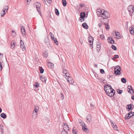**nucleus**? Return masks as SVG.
Returning a JSON list of instances; mask_svg holds the SVG:
<instances>
[{"mask_svg": "<svg viewBox=\"0 0 134 134\" xmlns=\"http://www.w3.org/2000/svg\"><path fill=\"white\" fill-rule=\"evenodd\" d=\"M105 91L107 94L110 97L113 96L115 93V91L113 88L108 90L106 89Z\"/></svg>", "mask_w": 134, "mask_h": 134, "instance_id": "nucleus-1", "label": "nucleus"}, {"mask_svg": "<svg viewBox=\"0 0 134 134\" xmlns=\"http://www.w3.org/2000/svg\"><path fill=\"white\" fill-rule=\"evenodd\" d=\"M134 9V7L132 5H130L128 7V10L129 12V14L131 16H132Z\"/></svg>", "mask_w": 134, "mask_h": 134, "instance_id": "nucleus-2", "label": "nucleus"}, {"mask_svg": "<svg viewBox=\"0 0 134 134\" xmlns=\"http://www.w3.org/2000/svg\"><path fill=\"white\" fill-rule=\"evenodd\" d=\"M121 68L119 66H116L115 68L114 73L116 75H119L121 74Z\"/></svg>", "mask_w": 134, "mask_h": 134, "instance_id": "nucleus-3", "label": "nucleus"}, {"mask_svg": "<svg viewBox=\"0 0 134 134\" xmlns=\"http://www.w3.org/2000/svg\"><path fill=\"white\" fill-rule=\"evenodd\" d=\"M102 11L103 14V15H102V17H103L104 19H106L107 20H108V19H107V18H109L110 16L109 12L107 11H105L103 9H102Z\"/></svg>", "mask_w": 134, "mask_h": 134, "instance_id": "nucleus-4", "label": "nucleus"}, {"mask_svg": "<svg viewBox=\"0 0 134 134\" xmlns=\"http://www.w3.org/2000/svg\"><path fill=\"white\" fill-rule=\"evenodd\" d=\"M35 4L36 5L37 11L40 14H41L40 9L41 6V4L38 2H36L35 3Z\"/></svg>", "mask_w": 134, "mask_h": 134, "instance_id": "nucleus-5", "label": "nucleus"}, {"mask_svg": "<svg viewBox=\"0 0 134 134\" xmlns=\"http://www.w3.org/2000/svg\"><path fill=\"white\" fill-rule=\"evenodd\" d=\"M63 131H69V127L68 126V124L66 123H63Z\"/></svg>", "mask_w": 134, "mask_h": 134, "instance_id": "nucleus-6", "label": "nucleus"}, {"mask_svg": "<svg viewBox=\"0 0 134 134\" xmlns=\"http://www.w3.org/2000/svg\"><path fill=\"white\" fill-rule=\"evenodd\" d=\"M102 11V9H98L97 10V13L98 16L100 17H102V15L103 14Z\"/></svg>", "mask_w": 134, "mask_h": 134, "instance_id": "nucleus-7", "label": "nucleus"}, {"mask_svg": "<svg viewBox=\"0 0 134 134\" xmlns=\"http://www.w3.org/2000/svg\"><path fill=\"white\" fill-rule=\"evenodd\" d=\"M44 42L47 46L49 47L50 45L49 43V39L47 37H46L45 38Z\"/></svg>", "mask_w": 134, "mask_h": 134, "instance_id": "nucleus-8", "label": "nucleus"}, {"mask_svg": "<svg viewBox=\"0 0 134 134\" xmlns=\"http://www.w3.org/2000/svg\"><path fill=\"white\" fill-rule=\"evenodd\" d=\"M100 48L101 46L100 43L98 41H97L96 43V49L99 52L100 50Z\"/></svg>", "mask_w": 134, "mask_h": 134, "instance_id": "nucleus-9", "label": "nucleus"}, {"mask_svg": "<svg viewBox=\"0 0 134 134\" xmlns=\"http://www.w3.org/2000/svg\"><path fill=\"white\" fill-rule=\"evenodd\" d=\"M67 79V81L70 84H73L74 82V81L71 77H69Z\"/></svg>", "mask_w": 134, "mask_h": 134, "instance_id": "nucleus-10", "label": "nucleus"}, {"mask_svg": "<svg viewBox=\"0 0 134 134\" xmlns=\"http://www.w3.org/2000/svg\"><path fill=\"white\" fill-rule=\"evenodd\" d=\"M104 90L105 91V90L107 89V90L111 89H112L111 86L110 85L108 84H106L104 86Z\"/></svg>", "mask_w": 134, "mask_h": 134, "instance_id": "nucleus-11", "label": "nucleus"}, {"mask_svg": "<svg viewBox=\"0 0 134 134\" xmlns=\"http://www.w3.org/2000/svg\"><path fill=\"white\" fill-rule=\"evenodd\" d=\"M20 27L22 34L25 35L26 34V32L25 31L24 26H20Z\"/></svg>", "mask_w": 134, "mask_h": 134, "instance_id": "nucleus-12", "label": "nucleus"}, {"mask_svg": "<svg viewBox=\"0 0 134 134\" xmlns=\"http://www.w3.org/2000/svg\"><path fill=\"white\" fill-rule=\"evenodd\" d=\"M127 89L129 93L130 92V93H131L130 90H131L133 91L132 93H133V94L132 93V94H134V90L133 89V88L131 86H128L127 87Z\"/></svg>", "mask_w": 134, "mask_h": 134, "instance_id": "nucleus-13", "label": "nucleus"}, {"mask_svg": "<svg viewBox=\"0 0 134 134\" xmlns=\"http://www.w3.org/2000/svg\"><path fill=\"white\" fill-rule=\"evenodd\" d=\"M85 14L84 12H82L80 13V18H82V19H83V21H84L85 19H84V18L85 17Z\"/></svg>", "mask_w": 134, "mask_h": 134, "instance_id": "nucleus-14", "label": "nucleus"}, {"mask_svg": "<svg viewBox=\"0 0 134 134\" xmlns=\"http://www.w3.org/2000/svg\"><path fill=\"white\" fill-rule=\"evenodd\" d=\"M115 36L116 37V38L117 39H119L121 38V35L120 34L119 32H115Z\"/></svg>", "mask_w": 134, "mask_h": 134, "instance_id": "nucleus-15", "label": "nucleus"}, {"mask_svg": "<svg viewBox=\"0 0 134 134\" xmlns=\"http://www.w3.org/2000/svg\"><path fill=\"white\" fill-rule=\"evenodd\" d=\"M129 30L131 34L132 35L134 34V28L132 26H131L130 27Z\"/></svg>", "mask_w": 134, "mask_h": 134, "instance_id": "nucleus-16", "label": "nucleus"}, {"mask_svg": "<svg viewBox=\"0 0 134 134\" xmlns=\"http://www.w3.org/2000/svg\"><path fill=\"white\" fill-rule=\"evenodd\" d=\"M82 129L85 132H88V129L86 128V126L85 124H84V126H82Z\"/></svg>", "mask_w": 134, "mask_h": 134, "instance_id": "nucleus-17", "label": "nucleus"}, {"mask_svg": "<svg viewBox=\"0 0 134 134\" xmlns=\"http://www.w3.org/2000/svg\"><path fill=\"white\" fill-rule=\"evenodd\" d=\"M8 8L7 6H5L3 9L2 11L3 13H6L7 12V10L8 9Z\"/></svg>", "mask_w": 134, "mask_h": 134, "instance_id": "nucleus-18", "label": "nucleus"}, {"mask_svg": "<svg viewBox=\"0 0 134 134\" xmlns=\"http://www.w3.org/2000/svg\"><path fill=\"white\" fill-rule=\"evenodd\" d=\"M20 47L22 49L25 48V46L24 44V43L22 40L20 41Z\"/></svg>", "mask_w": 134, "mask_h": 134, "instance_id": "nucleus-19", "label": "nucleus"}, {"mask_svg": "<svg viewBox=\"0 0 134 134\" xmlns=\"http://www.w3.org/2000/svg\"><path fill=\"white\" fill-rule=\"evenodd\" d=\"M87 120L89 122H90L91 120V116L90 114H88L87 116Z\"/></svg>", "mask_w": 134, "mask_h": 134, "instance_id": "nucleus-20", "label": "nucleus"}, {"mask_svg": "<svg viewBox=\"0 0 134 134\" xmlns=\"http://www.w3.org/2000/svg\"><path fill=\"white\" fill-rule=\"evenodd\" d=\"M132 104H128L126 105V107L127 109H128L129 110H132Z\"/></svg>", "mask_w": 134, "mask_h": 134, "instance_id": "nucleus-21", "label": "nucleus"}, {"mask_svg": "<svg viewBox=\"0 0 134 134\" xmlns=\"http://www.w3.org/2000/svg\"><path fill=\"white\" fill-rule=\"evenodd\" d=\"M48 67L50 68H53L54 66V64L50 62H48Z\"/></svg>", "mask_w": 134, "mask_h": 134, "instance_id": "nucleus-22", "label": "nucleus"}, {"mask_svg": "<svg viewBox=\"0 0 134 134\" xmlns=\"http://www.w3.org/2000/svg\"><path fill=\"white\" fill-rule=\"evenodd\" d=\"M82 27L85 29L88 28V26L86 23H84L82 25Z\"/></svg>", "mask_w": 134, "mask_h": 134, "instance_id": "nucleus-23", "label": "nucleus"}, {"mask_svg": "<svg viewBox=\"0 0 134 134\" xmlns=\"http://www.w3.org/2000/svg\"><path fill=\"white\" fill-rule=\"evenodd\" d=\"M40 79L43 82H46V77H43L42 76H41L40 77Z\"/></svg>", "mask_w": 134, "mask_h": 134, "instance_id": "nucleus-24", "label": "nucleus"}, {"mask_svg": "<svg viewBox=\"0 0 134 134\" xmlns=\"http://www.w3.org/2000/svg\"><path fill=\"white\" fill-rule=\"evenodd\" d=\"M77 131L75 127H74L73 128L72 132L74 134H76L77 133Z\"/></svg>", "mask_w": 134, "mask_h": 134, "instance_id": "nucleus-25", "label": "nucleus"}, {"mask_svg": "<svg viewBox=\"0 0 134 134\" xmlns=\"http://www.w3.org/2000/svg\"><path fill=\"white\" fill-rule=\"evenodd\" d=\"M112 40V38L111 37H109L108 38V42L111 44H112V42L111 41V40Z\"/></svg>", "mask_w": 134, "mask_h": 134, "instance_id": "nucleus-26", "label": "nucleus"}, {"mask_svg": "<svg viewBox=\"0 0 134 134\" xmlns=\"http://www.w3.org/2000/svg\"><path fill=\"white\" fill-rule=\"evenodd\" d=\"M1 117L5 119L6 118V115L5 114L3 113L1 114L0 115Z\"/></svg>", "mask_w": 134, "mask_h": 134, "instance_id": "nucleus-27", "label": "nucleus"}, {"mask_svg": "<svg viewBox=\"0 0 134 134\" xmlns=\"http://www.w3.org/2000/svg\"><path fill=\"white\" fill-rule=\"evenodd\" d=\"M130 115V113H127L125 116V119H128L131 118V117H130V116L129 115Z\"/></svg>", "mask_w": 134, "mask_h": 134, "instance_id": "nucleus-28", "label": "nucleus"}, {"mask_svg": "<svg viewBox=\"0 0 134 134\" xmlns=\"http://www.w3.org/2000/svg\"><path fill=\"white\" fill-rule=\"evenodd\" d=\"M52 40L54 41V43H55V44H56L57 45H58V42L57 41L55 38H53V39H52Z\"/></svg>", "mask_w": 134, "mask_h": 134, "instance_id": "nucleus-29", "label": "nucleus"}, {"mask_svg": "<svg viewBox=\"0 0 134 134\" xmlns=\"http://www.w3.org/2000/svg\"><path fill=\"white\" fill-rule=\"evenodd\" d=\"M39 70L41 73H43V72L44 70L42 67L40 66L39 67Z\"/></svg>", "mask_w": 134, "mask_h": 134, "instance_id": "nucleus-30", "label": "nucleus"}, {"mask_svg": "<svg viewBox=\"0 0 134 134\" xmlns=\"http://www.w3.org/2000/svg\"><path fill=\"white\" fill-rule=\"evenodd\" d=\"M89 42L90 43V47L91 48H93V46H92L93 44V41H91V40H88Z\"/></svg>", "mask_w": 134, "mask_h": 134, "instance_id": "nucleus-31", "label": "nucleus"}, {"mask_svg": "<svg viewBox=\"0 0 134 134\" xmlns=\"http://www.w3.org/2000/svg\"><path fill=\"white\" fill-rule=\"evenodd\" d=\"M62 3L64 6H66V2L65 0H62Z\"/></svg>", "mask_w": 134, "mask_h": 134, "instance_id": "nucleus-32", "label": "nucleus"}, {"mask_svg": "<svg viewBox=\"0 0 134 134\" xmlns=\"http://www.w3.org/2000/svg\"><path fill=\"white\" fill-rule=\"evenodd\" d=\"M33 115H32V118L34 119H35L37 116V113H36L35 114H34L33 113Z\"/></svg>", "mask_w": 134, "mask_h": 134, "instance_id": "nucleus-33", "label": "nucleus"}, {"mask_svg": "<svg viewBox=\"0 0 134 134\" xmlns=\"http://www.w3.org/2000/svg\"><path fill=\"white\" fill-rule=\"evenodd\" d=\"M79 122L80 123V125L81 126H84V123L82 121H81V120H79Z\"/></svg>", "mask_w": 134, "mask_h": 134, "instance_id": "nucleus-34", "label": "nucleus"}, {"mask_svg": "<svg viewBox=\"0 0 134 134\" xmlns=\"http://www.w3.org/2000/svg\"><path fill=\"white\" fill-rule=\"evenodd\" d=\"M38 107H36L34 108V112L35 111L36 113H37L38 111Z\"/></svg>", "mask_w": 134, "mask_h": 134, "instance_id": "nucleus-35", "label": "nucleus"}, {"mask_svg": "<svg viewBox=\"0 0 134 134\" xmlns=\"http://www.w3.org/2000/svg\"><path fill=\"white\" fill-rule=\"evenodd\" d=\"M121 82L123 83H125L126 82V80L124 78H123L121 79Z\"/></svg>", "mask_w": 134, "mask_h": 134, "instance_id": "nucleus-36", "label": "nucleus"}, {"mask_svg": "<svg viewBox=\"0 0 134 134\" xmlns=\"http://www.w3.org/2000/svg\"><path fill=\"white\" fill-rule=\"evenodd\" d=\"M55 13L56 15H58L59 14V12L58 10L56 8L55 9Z\"/></svg>", "mask_w": 134, "mask_h": 134, "instance_id": "nucleus-37", "label": "nucleus"}, {"mask_svg": "<svg viewBox=\"0 0 134 134\" xmlns=\"http://www.w3.org/2000/svg\"><path fill=\"white\" fill-rule=\"evenodd\" d=\"M34 86L37 87L39 86V84L38 83H35L34 84Z\"/></svg>", "mask_w": 134, "mask_h": 134, "instance_id": "nucleus-38", "label": "nucleus"}, {"mask_svg": "<svg viewBox=\"0 0 134 134\" xmlns=\"http://www.w3.org/2000/svg\"><path fill=\"white\" fill-rule=\"evenodd\" d=\"M111 48L114 50H116L117 49L116 47L114 45H112L111 46Z\"/></svg>", "mask_w": 134, "mask_h": 134, "instance_id": "nucleus-39", "label": "nucleus"}, {"mask_svg": "<svg viewBox=\"0 0 134 134\" xmlns=\"http://www.w3.org/2000/svg\"><path fill=\"white\" fill-rule=\"evenodd\" d=\"M61 134H68V131H62Z\"/></svg>", "mask_w": 134, "mask_h": 134, "instance_id": "nucleus-40", "label": "nucleus"}, {"mask_svg": "<svg viewBox=\"0 0 134 134\" xmlns=\"http://www.w3.org/2000/svg\"><path fill=\"white\" fill-rule=\"evenodd\" d=\"M63 72L64 74V76H65V75H65V74L67 73L68 72V71L64 69L63 71Z\"/></svg>", "mask_w": 134, "mask_h": 134, "instance_id": "nucleus-41", "label": "nucleus"}, {"mask_svg": "<svg viewBox=\"0 0 134 134\" xmlns=\"http://www.w3.org/2000/svg\"><path fill=\"white\" fill-rule=\"evenodd\" d=\"M31 0H24L25 2L27 4H29L31 2Z\"/></svg>", "mask_w": 134, "mask_h": 134, "instance_id": "nucleus-42", "label": "nucleus"}, {"mask_svg": "<svg viewBox=\"0 0 134 134\" xmlns=\"http://www.w3.org/2000/svg\"><path fill=\"white\" fill-rule=\"evenodd\" d=\"M114 57L113 58H112L113 60H114L115 59H116L119 58V56L118 55H114Z\"/></svg>", "mask_w": 134, "mask_h": 134, "instance_id": "nucleus-43", "label": "nucleus"}, {"mask_svg": "<svg viewBox=\"0 0 134 134\" xmlns=\"http://www.w3.org/2000/svg\"><path fill=\"white\" fill-rule=\"evenodd\" d=\"M15 44L14 43H13V44L12 43V44L11 46V48L12 49H13L15 47Z\"/></svg>", "mask_w": 134, "mask_h": 134, "instance_id": "nucleus-44", "label": "nucleus"}, {"mask_svg": "<svg viewBox=\"0 0 134 134\" xmlns=\"http://www.w3.org/2000/svg\"><path fill=\"white\" fill-rule=\"evenodd\" d=\"M105 27L106 28V29L107 30L109 29V25L107 24H105Z\"/></svg>", "mask_w": 134, "mask_h": 134, "instance_id": "nucleus-45", "label": "nucleus"}, {"mask_svg": "<svg viewBox=\"0 0 134 134\" xmlns=\"http://www.w3.org/2000/svg\"><path fill=\"white\" fill-rule=\"evenodd\" d=\"M64 75L66 76V77H67V78L70 77V74L68 72L65 74Z\"/></svg>", "mask_w": 134, "mask_h": 134, "instance_id": "nucleus-46", "label": "nucleus"}, {"mask_svg": "<svg viewBox=\"0 0 134 134\" xmlns=\"http://www.w3.org/2000/svg\"><path fill=\"white\" fill-rule=\"evenodd\" d=\"M100 37L102 40H104L105 39L104 36L103 35H100Z\"/></svg>", "mask_w": 134, "mask_h": 134, "instance_id": "nucleus-47", "label": "nucleus"}, {"mask_svg": "<svg viewBox=\"0 0 134 134\" xmlns=\"http://www.w3.org/2000/svg\"><path fill=\"white\" fill-rule=\"evenodd\" d=\"M88 40H91V41H93V37L92 36H90L88 38Z\"/></svg>", "mask_w": 134, "mask_h": 134, "instance_id": "nucleus-48", "label": "nucleus"}, {"mask_svg": "<svg viewBox=\"0 0 134 134\" xmlns=\"http://www.w3.org/2000/svg\"><path fill=\"white\" fill-rule=\"evenodd\" d=\"M118 90L117 92H118V94H121L122 92V90H120L119 89L118 91V90Z\"/></svg>", "mask_w": 134, "mask_h": 134, "instance_id": "nucleus-49", "label": "nucleus"}, {"mask_svg": "<svg viewBox=\"0 0 134 134\" xmlns=\"http://www.w3.org/2000/svg\"><path fill=\"white\" fill-rule=\"evenodd\" d=\"M110 122L111 123V125L113 128V127H114L115 125V124H116L115 123H113L112 121H110Z\"/></svg>", "mask_w": 134, "mask_h": 134, "instance_id": "nucleus-50", "label": "nucleus"}, {"mask_svg": "<svg viewBox=\"0 0 134 134\" xmlns=\"http://www.w3.org/2000/svg\"><path fill=\"white\" fill-rule=\"evenodd\" d=\"M100 72L102 74H103L105 73V71L104 70L102 69H101L100 70Z\"/></svg>", "mask_w": 134, "mask_h": 134, "instance_id": "nucleus-51", "label": "nucleus"}, {"mask_svg": "<svg viewBox=\"0 0 134 134\" xmlns=\"http://www.w3.org/2000/svg\"><path fill=\"white\" fill-rule=\"evenodd\" d=\"M113 129L116 130H117L118 128L116 124H115V125L113 127Z\"/></svg>", "mask_w": 134, "mask_h": 134, "instance_id": "nucleus-52", "label": "nucleus"}, {"mask_svg": "<svg viewBox=\"0 0 134 134\" xmlns=\"http://www.w3.org/2000/svg\"><path fill=\"white\" fill-rule=\"evenodd\" d=\"M5 13H6V12L3 13V12L2 11L1 13V16H3L5 14Z\"/></svg>", "mask_w": 134, "mask_h": 134, "instance_id": "nucleus-53", "label": "nucleus"}, {"mask_svg": "<svg viewBox=\"0 0 134 134\" xmlns=\"http://www.w3.org/2000/svg\"><path fill=\"white\" fill-rule=\"evenodd\" d=\"M131 114L132 115L130 116V117H132L134 115V112H130Z\"/></svg>", "mask_w": 134, "mask_h": 134, "instance_id": "nucleus-54", "label": "nucleus"}, {"mask_svg": "<svg viewBox=\"0 0 134 134\" xmlns=\"http://www.w3.org/2000/svg\"><path fill=\"white\" fill-rule=\"evenodd\" d=\"M85 5V4H82V3L80 4V7L81 8H82L83 7H84Z\"/></svg>", "mask_w": 134, "mask_h": 134, "instance_id": "nucleus-55", "label": "nucleus"}, {"mask_svg": "<svg viewBox=\"0 0 134 134\" xmlns=\"http://www.w3.org/2000/svg\"><path fill=\"white\" fill-rule=\"evenodd\" d=\"M98 81H100L101 82H103V80L101 79L100 78H99L98 77Z\"/></svg>", "mask_w": 134, "mask_h": 134, "instance_id": "nucleus-56", "label": "nucleus"}, {"mask_svg": "<svg viewBox=\"0 0 134 134\" xmlns=\"http://www.w3.org/2000/svg\"><path fill=\"white\" fill-rule=\"evenodd\" d=\"M98 26H99V27H100L102 26V24H101V23H99L98 24Z\"/></svg>", "mask_w": 134, "mask_h": 134, "instance_id": "nucleus-57", "label": "nucleus"}, {"mask_svg": "<svg viewBox=\"0 0 134 134\" xmlns=\"http://www.w3.org/2000/svg\"><path fill=\"white\" fill-rule=\"evenodd\" d=\"M49 3H51L52 2V0H46Z\"/></svg>", "mask_w": 134, "mask_h": 134, "instance_id": "nucleus-58", "label": "nucleus"}, {"mask_svg": "<svg viewBox=\"0 0 134 134\" xmlns=\"http://www.w3.org/2000/svg\"><path fill=\"white\" fill-rule=\"evenodd\" d=\"M111 41L112 42V44L114 43V40H113V39H112V40H111Z\"/></svg>", "mask_w": 134, "mask_h": 134, "instance_id": "nucleus-59", "label": "nucleus"}, {"mask_svg": "<svg viewBox=\"0 0 134 134\" xmlns=\"http://www.w3.org/2000/svg\"><path fill=\"white\" fill-rule=\"evenodd\" d=\"M131 98L132 99L134 100V95L132 96Z\"/></svg>", "mask_w": 134, "mask_h": 134, "instance_id": "nucleus-60", "label": "nucleus"}, {"mask_svg": "<svg viewBox=\"0 0 134 134\" xmlns=\"http://www.w3.org/2000/svg\"><path fill=\"white\" fill-rule=\"evenodd\" d=\"M51 37L52 39H53V38H55V37H54V35H52V36H51Z\"/></svg>", "mask_w": 134, "mask_h": 134, "instance_id": "nucleus-61", "label": "nucleus"}, {"mask_svg": "<svg viewBox=\"0 0 134 134\" xmlns=\"http://www.w3.org/2000/svg\"><path fill=\"white\" fill-rule=\"evenodd\" d=\"M49 35L51 36H52V35H53L52 34V33L51 32H50Z\"/></svg>", "mask_w": 134, "mask_h": 134, "instance_id": "nucleus-62", "label": "nucleus"}, {"mask_svg": "<svg viewBox=\"0 0 134 134\" xmlns=\"http://www.w3.org/2000/svg\"><path fill=\"white\" fill-rule=\"evenodd\" d=\"M132 109H133V108H134V105H133V104H132Z\"/></svg>", "mask_w": 134, "mask_h": 134, "instance_id": "nucleus-63", "label": "nucleus"}, {"mask_svg": "<svg viewBox=\"0 0 134 134\" xmlns=\"http://www.w3.org/2000/svg\"><path fill=\"white\" fill-rule=\"evenodd\" d=\"M94 67L96 68H97V64H95V66Z\"/></svg>", "mask_w": 134, "mask_h": 134, "instance_id": "nucleus-64", "label": "nucleus"}]
</instances>
